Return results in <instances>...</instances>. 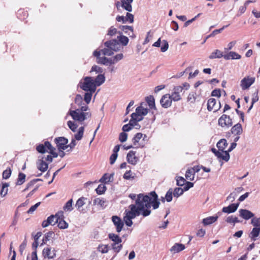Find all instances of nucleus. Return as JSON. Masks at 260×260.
Instances as JSON below:
<instances>
[{
	"mask_svg": "<svg viewBox=\"0 0 260 260\" xmlns=\"http://www.w3.org/2000/svg\"><path fill=\"white\" fill-rule=\"evenodd\" d=\"M93 55L96 57V62L98 63L102 64L105 66H108L107 61L108 60V58L105 56L101 57V51H98L96 50L94 51L93 52Z\"/></svg>",
	"mask_w": 260,
	"mask_h": 260,
	"instance_id": "nucleus-15",
	"label": "nucleus"
},
{
	"mask_svg": "<svg viewBox=\"0 0 260 260\" xmlns=\"http://www.w3.org/2000/svg\"><path fill=\"white\" fill-rule=\"evenodd\" d=\"M73 199H71L70 200H69L65 204V205L63 206V210L66 212L69 211L71 212L73 210Z\"/></svg>",
	"mask_w": 260,
	"mask_h": 260,
	"instance_id": "nucleus-36",
	"label": "nucleus"
},
{
	"mask_svg": "<svg viewBox=\"0 0 260 260\" xmlns=\"http://www.w3.org/2000/svg\"><path fill=\"white\" fill-rule=\"evenodd\" d=\"M57 223H58V228L60 229H66L68 227V223L63 219L58 220Z\"/></svg>",
	"mask_w": 260,
	"mask_h": 260,
	"instance_id": "nucleus-46",
	"label": "nucleus"
},
{
	"mask_svg": "<svg viewBox=\"0 0 260 260\" xmlns=\"http://www.w3.org/2000/svg\"><path fill=\"white\" fill-rule=\"evenodd\" d=\"M228 146L226 140L224 139H221L216 144L219 151H223Z\"/></svg>",
	"mask_w": 260,
	"mask_h": 260,
	"instance_id": "nucleus-33",
	"label": "nucleus"
},
{
	"mask_svg": "<svg viewBox=\"0 0 260 260\" xmlns=\"http://www.w3.org/2000/svg\"><path fill=\"white\" fill-rule=\"evenodd\" d=\"M49 147H51V144L48 141H46L44 144H40L36 147L37 151L40 153H44L48 152Z\"/></svg>",
	"mask_w": 260,
	"mask_h": 260,
	"instance_id": "nucleus-13",
	"label": "nucleus"
},
{
	"mask_svg": "<svg viewBox=\"0 0 260 260\" xmlns=\"http://www.w3.org/2000/svg\"><path fill=\"white\" fill-rule=\"evenodd\" d=\"M112 220L114 224L116 227V231L118 233L121 232L124 225L123 222L121 219L117 216H113L112 217Z\"/></svg>",
	"mask_w": 260,
	"mask_h": 260,
	"instance_id": "nucleus-14",
	"label": "nucleus"
},
{
	"mask_svg": "<svg viewBox=\"0 0 260 260\" xmlns=\"http://www.w3.org/2000/svg\"><path fill=\"white\" fill-rule=\"evenodd\" d=\"M176 180L177 182V185L179 186H182L184 185L186 182V180L183 177L181 176H176Z\"/></svg>",
	"mask_w": 260,
	"mask_h": 260,
	"instance_id": "nucleus-45",
	"label": "nucleus"
},
{
	"mask_svg": "<svg viewBox=\"0 0 260 260\" xmlns=\"http://www.w3.org/2000/svg\"><path fill=\"white\" fill-rule=\"evenodd\" d=\"M183 87L176 86L173 88V92L170 94L171 98L174 102H177L181 100L180 92L182 91Z\"/></svg>",
	"mask_w": 260,
	"mask_h": 260,
	"instance_id": "nucleus-6",
	"label": "nucleus"
},
{
	"mask_svg": "<svg viewBox=\"0 0 260 260\" xmlns=\"http://www.w3.org/2000/svg\"><path fill=\"white\" fill-rule=\"evenodd\" d=\"M110 247L108 244H100L97 247V251L102 254H105L108 252Z\"/></svg>",
	"mask_w": 260,
	"mask_h": 260,
	"instance_id": "nucleus-29",
	"label": "nucleus"
},
{
	"mask_svg": "<svg viewBox=\"0 0 260 260\" xmlns=\"http://www.w3.org/2000/svg\"><path fill=\"white\" fill-rule=\"evenodd\" d=\"M42 255L45 258L53 259L56 256V250L54 248L48 246L43 250Z\"/></svg>",
	"mask_w": 260,
	"mask_h": 260,
	"instance_id": "nucleus-7",
	"label": "nucleus"
},
{
	"mask_svg": "<svg viewBox=\"0 0 260 260\" xmlns=\"http://www.w3.org/2000/svg\"><path fill=\"white\" fill-rule=\"evenodd\" d=\"M84 131V128L83 126H81L79 128L78 133L75 135V139L76 140L79 141L82 139L83 136Z\"/></svg>",
	"mask_w": 260,
	"mask_h": 260,
	"instance_id": "nucleus-40",
	"label": "nucleus"
},
{
	"mask_svg": "<svg viewBox=\"0 0 260 260\" xmlns=\"http://www.w3.org/2000/svg\"><path fill=\"white\" fill-rule=\"evenodd\" d=\"M216 100L215 99L211 98L208 100L207 104V109L209 111H211L214 110L215 112L218 111L221 107L220 103L219 102V105L216 106Z\"/></svg>",
	"mask_w": 260,
	"mask_h": 260,
	"instance_id": "nucleus-12",
	"label": "nucleus"
},
{
	"mask_svg": "<svg viewBox=\"0 0 260 260\" xmlns=\"http://www.w3.org/2000/svg\"><path fill=\"white\" fill-rule=\"evenodd\" d=\"M105 201L104 199L100 198H96L94 200L93 203L95 205H99L103 207L105 206Z\"/></svg>",
	"mask_w": 260,
	"mask_h": 260,
	"instance_id": "nucleus-59",
	"label": "nucleus"
},
{
	"mask_svg": "<svg viewBox=\"0 0 260 260\" xmlns=\"http://www.w3.org/2000/svg\"><path fill=\"white\" fill-rule=\"evenodd\" d=\"M260 234V228H253L249 234V237L255 241Z\"/></svg>",
	"mask_w": 260,
	"mask_h": 260,
	"instance_id": "nucleus-25",
	"label": "nucleus"
},
{
	"mask_svg": "<svg viewBox=\"0 0 260 260\" xmlns=\"http://www.w3.org/2000/svg\"><path fill=\"white\" fill-rule=\"evenodd\" d=\"M54 141L59 151L66 150L69 147V146L67 145L68 143V140L64 137L56 138Z\"/></svg>",
	"mask_w": 260,
	"mask_h": 260,
	"instance_id": "nucleus-8",
	"label": "nucleus"
},
{
	"mask_svg": "<svg viewBox=\"0 0 260 260\" xmlns=\"http://www.w3.org/2000/svg\"><path fill=\"white\" fill-rule=\"evenodd\" d=\"M54 218L53 215H52L49 216L47 218V219L46 220H44L42 222V226L43 228H46V227L48 226L51 223V222L50 221V219H51V218Z\"/></svg>",
	"mask_w": 260,
	"mask_h": 260,
	"instance_id": "nucleus-57",
	"label": "nucleus"
},
{
	"mask_svg": "<svg viewBox=\"0 0 260 260\" xmlns=\"http://www.w3.org/2000/svg\"><path fill=\"white\" fill-rule=\"evenodd\" d=\"M236 197L237 192L236 191H233V192L231 193L227 197L226 200L228 201L233 202Z\"/></svg>",
	"mask_w": 260,
	"mask_h": 260,
	"instance_id": "nucleus-64",
	"label": "nucleus"
},
{
	"mask_svg": "<svg viewBox=\"0 0 260 260\" xmlns=\"http://www.w3.org/2000/svg\"><path fill=\"white\" fill-rule=\"evenodd\" d=\"M185 190L183 188L181 187H176L174 189L173 192V196L176 198H178L181 196Z\"/></svg>",
	"mask_w": 260,
	"mask_h": 260,
	"instance_id": "nucleus-43",
	"label": "nucleus"
},
{
	"mask_svg": "<svg viewBox=\"0 0 260 260\" xmlns=\"http://www.w3.org/2000/svg\"><path fill=\"white\" fill-rule=\"evenodd\" d=\"M146 101L148 104L150 108H156L155 105V100L153 96L150 95L149 96L146 97Z\"/></svg>",
	"mask_w": 260,
	"mask_h": 260,
	"instance_id": "nucleus-37",
	"label": "nucleus"
},
{
	"mask_svg": "<svg viewBox=\"0 0 260 260\" xmlns=\"http://www.w3.org/2000/svg\"><path fill=\"white\" fill-rule=\"evenodd\" d=\"M39 181H42L41 179H33L31 181H30L29 182H28L26 188L23 190V191H26L27 189H28L31 186L34 185L37 182Z\"/></svg>",
	"mask_w": 260,
	"mask_h": 260,
	"instance_id": "nucleus-53",
	"label": "nucleus"
},
{
	"mask_svg": "<svg viewBox=\"0 0 260 260\" xmlns=\"http://www.w3.org/2000/svg\"><path fill=\"white\" fill-rule=\"evenodd\" d=\"M133 2H129L127 1H126L125 0H121V6L125 10L127 11L128 12H132V6L131 4Z\"/></svg>",
	"mask_w": 260,
	"mask_h": 260,
	"instance_id": "nucleus-34",
	"label": "nucleus"
},
{
	"mask_svg": "<svg viewBox=\"0 0 260 260\" xmlns=\"http://www.w3.org/2000/svg\"><path fill=\"white\" fill-rule=\"evenodd\" d=\"M172 101L170 94H166L161 97L160 104L164 108H168L171 106Z\"/></svg>",
	"mask_w": 260,
	"mask_h": 260,
	"instance_id": "nucleus-11",
	"label": "nucleus"
},
{
	"mask_svg": "<svg viewBox=\"0 0 260 260\" xmlns=\"http://www.w3.org/2000/svg\"><path fill=\"white\" fill-rule=\"evenodd\" d=\"M9 186V183H5L3 184L2 188L1 190V196L2 197H4L8 193V187Z\"/></svg>",
	"mask_w": 260,
	"mask_h": 260,
	"instance_id": "nucleus-39",
	"label": "nucleus"
},
{
	"mask_svg": "<svg viewBox=\"0 0 260 260\" xmlns=\"http://www.w3.org/2000/svg\"><path fill=\"white\" fill-rule=\"evenodd\" d=\"M184 245L180 243H175L171 248L170 250L174 253L179 252L185 249Z\"/></svg>",
	"mask_w": 260,
	"mask_h": 260,
	"instance_id": "nucleus-23",
	"label": "nucleus"
},
{
	"mask_svg": "<svg viewBox=\"0 0 260 260\" xmlns=\"http://www.w3.org/2000/svg\"><path fill=\"white\" fill-rule=\"evenodd\" d=\"M255 78L247 76L244 77L241 81L240 86L243 90H246L254 82Z\"/></svg>",
	"mask_w": 260,
	"mask_h": 260,
	"instance_id": "nucleus-10",
	"label": "nucleus"
},
{
	"mask_svg": "<svg viewBox=\"0 0 260 260\" xmlns=\"http://www.w3.org/2000/svg\"><path fill=\"white\" fill-rule=\"evenodd\" d=\"M126 158L128 162L132 165H136L138 160V158L135 156V152L133 151H130L127 153Z\"/></svg>",
	"mask_w": 260,
	"mask_h": 260,
	"instance_id": "nucleus-19",
	"label": "nucleus"
},
{
	"mask_svg": "<svg viewBox=\"0 0 260 260\" xmlns=\"http://www.w3.org/2000/svg\"><path fill=\"white\" fill-rule=\"evenodd\" d=\"M141 105H142V103ZM147 113V109L144 108L142 105H141L136 108V112L131 114V117L138 121H141L143 118V116L146 115Z\"/></svg>",
	"mask_w": 260,
	"mask_h": 260,
	"instance_id": "nucleus-4",
	"label": "nucleus"
},
{
	"mask_svg": "<svg viewBox=\"0 0 260 260\" xmlns=\"http://www.w3.org/2000/svg\"><path fill=\"white\" fill-rule=\"evenodd\" d=\"M127 135L125 133L122 132L120 134L119 139L121 142L123 143V142H125L127 140Z\"/></svg>",
	"mask_w": 260,
	"mask_h": 260,
	"instance_id": "nucleus-63",
	"label": "nucleus"
},
{
	"mask_svg": "<svg viewBox=\"0 0 260 260\" xmlns=\"http://www.w3.org/2000/svg\"><path fill=\"white\" fill-rule=\"evenodd\" d=\"M109 238L112 241V243L120 244L122 242L121 238L117 235L113 233H110L108 235Z\"/></svg>",
	"mask_w": 260,
	"mask_h": 260,
	"instance_id": "nucleus-31",
	"label": "nucleus"
},
{
	"mask_svg": "<svg viewBox=\"0 0 260 260\" xmlns=\"http://www.w3.org/2000/svg\"><path fill=\"white\" fill-rule=\"evenodd\" d=\"M143 135L142 133H138L133 138L132 141L135 146L137 145V144L139 142V140L142 138Z\"/></svg>",
	"mask_w": 260,
	"mask_h": 260,
	"instance_id": "nucleus-50",
	"label": "nucleus"
},
{
	"mask_svg": "<svg viewBox=\"0 0 260 260\" xmlns=\"http://www.w3.org/2000/svg\"><path fill=\"white\" fill-rule=\"evenodd\" d=\"M100 51L103 55L111 56L114 54V52L109 47H106Z\"/></svg>",
	"mask_w": 260,
	"mask_h": 260,
	"instance_id": "nucleus-42",
	"label": "nucleus"
},
{
	"mask_svg": "<svg viewBox=\"0 0 260 260\" xmlns=\"http://www.w3.org/2000/svg\"><path fill=\"white\" fill-rule=\"evenodd\" d=\"M91 72H95L96 73H102L103 72V69L98 66H92Z\"/></svg>",
	"mask_w": 260,
	"mask_h": 260,
	"instance_id": "nucleus-62",
	"label": "nucleus"
},
{
	"mask_svg": "<svg viewBox=\"0 0 260 260\" xmlns=\"http://www.w3.org/2000/svg\"><path fill=\"white\" fill-rule=\"evenodd\" d=\"M119 28L122 31H124L125 33H127L128 30H131L132 32L133 31V27L131 26L122 25L120 26Z\"/></svg>",
	"mask_w": 260,
	"mask_h": 260,
	"instance_id": "nucleus-61",
	"label": "nucleus"
},
{
	"mask_svg": "<svg viewBox=\"0 0 260 260\" xmlns=\"http://www.w3.org/2000/svg\"><path fill=\"white\" fill-rule=\"evenodd\" d=\"M87 199L82 197L80 198L76 202L75 207L79 211H81V208L86 204Z\"/></svg>",
	"mask_w": 260,
	"mask_h": 260,
	"instance_id": "nucleus-30",
	"label": "nucleus"
},
{
	"mask_svg": "<svg viewBox=\"0 0 260 260\" xmlns=\"http://www.w3.org/2000/svg\"><path fill=\"white\" fill-rule=\"evenodd\" d=\"M26 175L23 173H19L16 182V185H22L25 181Z\"/></svg>",
	"mask_w": 260,
	"mask_h": 260,
	"instance_id": "nucleus-38",
	"label": "nucleus"
},
{
	"mask_svg": "<svg viewBox=\"0 0 260 260\" xmlns=\"http://www.w3.org/2000/svg\"><path fill=\"white\" fill-rule=\"evenodd\" d=\"M223 56L224 54H223V52L218 49H216L210 54V55L209 56V58L210 59L220 58L222 57H223Z\"/></svg>",
	"mask_w": 260,
	"mask_h": 260,
	"instance_id": "nucleus-27",
	"label": "nucleus"
},
{
	"mask_svg": "<svg viewBox=\"0 0 260 260\" xmlns=\"http://www.w3.org/2000/svg\"><path fill=\"white\" fill-rule=\"evenodd\" d=\"M239 212V215L245 220H248L254 216L253 213L246 209H240Z\"/></svg>",
	"mask_w": 260,
	"mask_h": 260,
	"instance_id": "nucleus-16",
	"label": "nucleus"
},
{
	"mask_svg": "<svg viewBox=\"0 0 260 260\" xmlns=\"http://www.w3.org/2000/svg\"><path fill=\"white\" fill-rule=\"evenodd\" d=\"M241 57V55L236 52L231 51L229 53L224 54L223 58L226 60L239 59Z\"/></svg>",
	"mask_w": 260,
	"mask_h": 260,
	"instance_id": "nucleus-21",
	"label": "nucleus"
},
{
	"mask_svg": "<svg viewBox=\"0 0 260 260\" xmlns=\"http://www.w3.org/2000/svg\"><path fill=\"white\" fill-rule=\"evenodd\" d=\"M11 170L10 169L5 170L3 173V178L5 179H8L11 175Z\"/></svg>",
	"mask_w": 260,
	"mask_h": 260,
	"instance_id": "nucleus-60",
	"label": "nucleus"
},
{
	"mask_svg": "<svg viewBox=\"0 0 260 260\" xmlns=\"http://www.w3.org/2000/svg\"><path fill=\"white\" fill-rule=\"evenodd\" d=\"M118 34L119 35L117 38V41L121 45L126 46L128 43V38L126 36L122 35V33L120 31H118Z\"/></svg>",
	"mask_w": 260,
	"mask_h": 260,
	"instance_id": "nucleus-22",
	"label": "nucleus"
},
{
	"mask_svg": "<svg viewBox=\"0 0 260 260\" xmlns=\"http://www.w3.org/2000/svg\"><path fill=\"white\" fill-rule=\"evenodd\" d=\"M239 203L232 204L228 207H224L222 208V211L226 213H232L235 212L238 209Z\"/></svg>",
	"mask_w": 260,
	"mask_h": 260,
	"instance_id": "nucleus-17",
	"label": "nucleus"
},
{
	"mask_svg": "<svg viewBox=\"0 0 260 260\" xmlns=\"http://www.w3.org/2000/svg\"><path fill=\"white\" fill-rule=\"evenodd\" d=\"M79 86L81 89L85 91L95 92L96 87L93 82V78L86 77L80 81Z\"/></svg>",
	"mask_w": 260,
	"mask_h": 260,
	"instance_id": "nucleus-2",
	"label": "nucleus"
},
{
	"mask_svg": "<svg viewBox=\"0 0 260 260\" xmlns=\"http://www.w3.org/2000/svg\"><path fill=\"white\" fill-rule=\"evenodd\" d=\"M75 103L77 104L79 106H81L82 105H84L83 103V98L82 96L80 94H77L76 96L75 99Z\"/></svg>",
	"mask_w": 260,
	"mask_h": 260,
	"instance_id": "nucleus-55",
	"label": "nucleus"
},
{
	"mask_svg": "<svg viewBox=\"0 0 260 260\" xmlns=\"http://www.w3.org/2000/svg\"><path fill=\"white\" fill-rule=\"evenodd\" d=\"M54 235V233L52 231H50L46 234H45L43 237L42 243L41 244L40 246H42L43 244H46L47 241H49L52 236Z\"/></svg>",
	"mask_w": 260,
	"mask_h": 260,
	"instance_id": "nucleus-35",
	"label": "nucleus"
},
{
	"mask_svg": "<svg viewBox=\"0 0 260 260\" xmlns=\"http://www.w3.org/2000/svg\"><path fill=\"white\" fill-rule=\"evenodd\" d=\"M173 192L172 188H170L166 193L165 199L168 202H170L172 200V196Z\"/></svg>",
	"mask_w": 260,
	"mask_h": 260,
	"instance_id": "nucleus-51",
	"label": "nucleus"
},
{
	"mask_svg": "<svg viewBox=\"0 0 260 260\" xmlns=\"http://www.w3.org/2000/svg\"><path fill=\"white\" fill-rule=\"evenodd\" d=\"M217 158H221L225 161H228L230 159V156L228 151H220V156L217 157Z\"/></svg>",
	"mask_w": 260,
	"mask_h": 260,
	"instance_id": "nucleus-41",
	"label": "nucleus"
},
{
	"mask_svg": "<svg viewBox=\"0 0 260 260\" xmlns=\"http://www.w3.org/2000/svg\"><path fill=\"white\" fill-rule=\"evenodd\" d=\"M87 92L85 93L84 100L86 103L87 104H89V103L91 101V97L92 95V94L94 92H91V91H86Z\"/></svg>",
	"mask_w": 260,
	"mask_h": 260,
	"instance_id": "nucleus-47",
	"label": "nucleus"
},
{
	"mask_svg": "<svg viewBox=\"0 0 260 260\" xmlns=\"http://www.w3.org/2000/svg\"><path fill=\"white\" fill-rule=\"evenodd\" d=\"M106 47L110 48L113 52L120 51L122 47L117 39H112L104 43Z\"/></svg>",
	"mask_w": 260,
	"mask_h": 260,
	"instance_id": "nucleus-5",
	"label": "nucleus"
},
{
	"mask_svg": "<svg viewBox=\"0 0 260 260\" xmlns=\"http://www.w3.org/2000/svg\"><path fill=\"white\" fill-rule=\"evenodd\" d=\"M114 175V173H111L110 174L106 173L100 179V182L104 183H108L109 182H112L113 181Z\"/></svg>",
	"mask_w": 260,
	"mask_h": 260,
	"instance_id": "nucleus-20",
	"label": "nucleus"
},
{
	"mask_svg": "<svg viewBox=\"0 0 260 260\" xmlns=\"http://www.w3.org/2000/svg\"><path fill=\"white\" fill-rule=\"evenodd\" d=\"M218 124L221 127H230L233 124L232 120L229 116L225 114L222 115L218 119Z\"/></svg>",
	"mask_w": 260,
	"mask_h": 260,
	"instance_id": "nucleus-9",
	"label": "nucleus"
},
{
	"mask_svg": "<svg viewBox=\"0 0 260 260\" xmlns=\"http://www.w3.org/2000/svg\"><path fill=\"white\" fill-rule=\"evenodd\" d=\"M117 33L118 34V31H117V29L113 26H111L109 29L107 35L110 36H113Z\"/></svg>",
	"mask_w": 260,
	"mask_h": 260,
	"instance_id": "nucleus-58",
	"label": "nucleus"
},
{
	"mask_svg": "<svg viewBox=\"0 0 260 260\" xmlns=\"http://www.w3.org/2000/svg\"><path fill=\"white\" fill-rule=\"evenodd\" d=\"M159 205L158 196L154 191L145 195L140 193L137 196L135 204L129 206L130 210L125 211L126 214L124 217L132 219L140 215L143 217L148 216L151 213V207L152 206L153 209H156Z\"/></svg>",
	"mask_w": 260,
	"mask_h": 260,
	"instance_id": "nucleus-1",
	"label": "nucleus"
},
{
	"mask_svg": "<svg viewBox=\"0 0 260 260\" xmlns=\"http://www.w3.org/2000/svg\"><path fill=\"white\" fill-rule=\"evenodd\" d=\"M68 125L73 132H75L76 131L78 126L74 122L69 121L68 122Z\"/></svg>",
	"mask_w": 260,
	"mask_h": 260,
	"instance_id": "nucleus-56",
	"label": "nucleus"
},
{
	"mask_svg": "<svg viewBox=\"0 0 260 260\" xmlns=\"http://www.w3.org/2000/svg\"><path fill=\"white\" fill-rule=\"evenodd\" d=\"M37 165V168L43 172L46 171L48 167V164L44 160L43 157L38 160Z\"/></svg>",
	"mask_w": 260,
	"mask_h": 260,
	"instance_id": "nucleus-18",
	"label": "nucleus"
},
{
	"mask_svg": "<svg viewBox=\"0 0 260 260\" xmlns=\"http://www.w3.org/2000/svg\"><path fill=\"white\" fill-rule=\"evenodd\" d=\"M243 131L242 125L240 123H237L232 127L231 132L233 134L240 135Z\"/></svg>",
	"mask_w": 260,
	"mask_h": 260,
	"instance_id": "nucleus-28",
	"label": "nucleus"
},
{
	"mask_svg": "<svg viewBox=\"0 0 260 260\" xmlns=\"http://www.w3.org/2000/svg\"><path fill=\"white\" fill-rule=\"evenodd\" d=\"M69 114L72 116L73 119L79 121H83L87 117L91 116V113L89 112H81L79 109L75 110H70Z\"/></svg>",
	"mask_w": 260,
	"mask_h": 260,
	"instance_id": "nucleus-3",
	"label": "nucleus"
},
{
	"mask_svg": "<svg viewBox=\"0 0 260 260\" xmlns=\"http://www.w3.org/2000/svg\"><path fill=\"white\" fill-rule=\"evenodd\" d=\"M225 221L228 223H234V224H235L236 223H238L240 222V221L238 220V219L237 217H233V216H228L226 218Z\"/></svg>",
	"mask_w": 260,
	"mask_h": 260,
	"instance_id": "nucleus-48",
	"label": "nucleus"
},
{
	"mask_svg": "<svg viewBox=\"0 0 260 260\" xmlns=\"http://www.w3.org/2000/svg\"><path fill=\"white\" fill-rule=\"evenodd\" d=\"M106 190V187L104 184H100L96 189V193L99 194H102L105 192Z\"/></svg>",
	"mask_w": 260,
	"mask_h": 260,
	"instance_id": "nucleus-49",
	"label": "nucleus"
},
{
	"mask_svg": "<svg viewBox=\"0 0 260 260\" xmlns=\"http://www.w3.org/2000/svg\"><path fill=\"white\" fill-rule=\"evenodd\" d=\"M112 249L113 251L116 253H118L122 248V245L121 243L120 244H116V243H112L111 245Z\"/></svg>",
	"mask_w": 260,
	"mask_h": 260,
	"instance_id": "nucleus-44",
	"label": "nucleus"
},
{
	"mask_svg": "<svg viewBox=\"0 0 260 260\" xmlns=\"http://www.w3.org/2000/svg\"><path fill=\"white\" fill-rule=\"evenodd\" d=\"M251 223L254 226V228H260V217L253 218L251 219Z\"/></svg>",
	"mask_w": 260,
	"mask_h": 260,
	"instance_id": "nucleus-54",
	"label": "nucleus"
},
{
	"mask_svg": "<svg viewBox=\"0 0 260 260\" xmlns=\"http://www.w3.org/2000/svg\"><path fill=\"white\" fill-rule=\"evenodd\" d=\"M196 92H190L187 96V101L191 103H194L196 100Z\"/></svg>",
	"mask_w": 260,
	"mask_h": 260,
	"instance_id": "nucleus-52",
	"label": "nucleus"
},
{
	"mask_svg": "<svg viewBox=\"0 0 260 260\" xmlns=\"http://www.w3.org/2000/svg\"><path fill=\"white\" fill-rule=\"evenodd\" d=\"M194 176L195 171L194 168H189L186 171L185 177L187 179L192 181L194 180Z\"/></svg>",
	"mask_w": 260,
	"mask_h": 260,
	"instance_id": "nucleus-32",
	"label": "nucleus"
},
{
	"mask_svg": "<svg viewBox=\"0 0 260 260\" xmlns=\"http://www.w3.org/2000/svg\"><path fill=\"white\" fill-rule=\"evenodd\" d=\"M218 216H210L205 218H204L202 221V223L204 225H210L215 222L218 219Z\"/></svg>",
	"mask_w": 260,
	"mask_h": 260,
	"instance_id": "nucleus-24",
	"label": "nucleus"
},
{
	"mask_svg": "<svg viewBox=\"0 0 260 260\" xmlns=\"http://www.w3.org/2000/svg\"><path fill=\"white\" fill-rule=\"evenodd\" d=\"M105 81V77L103 74H100L94 79L93 78V82L95 86L101 85Z\"/></svg>",
	"mask_w": 260,
	"mask_h": 260,
	"instance_id": "nucleus-26",
	"label": "nucleus"
}]
</instances>
